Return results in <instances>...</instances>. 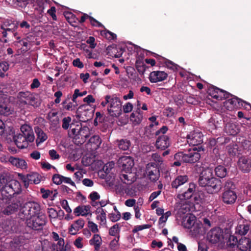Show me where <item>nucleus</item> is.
I'll return each mask as SVG.
<instances>
[{
  "mask_svg": "<svg viewBox=\"0 0 251 251\" xmlns=\"http://www.w3.org/2000/svg\"><path fill=\"white\" fill-rule=\"evenodd\" d=\"M199 184L205 187L210 193L218 192L222 188L221 180L213 176L212 170L205 168L198 180Z\"/></svg>",
  "mask_w": 251,
  "mask_h": 251,
  "instance_id": "obj_1",
  "label": "nucleus"
},
{
  "mask_svg": "<svg viewBox=\"0 0 251 251\" xmlns=\"http://www.w3.org/2000/svg\"><path fill=\"white\" fill-rule=\"evenodd\" d=\"M69 135L73 136V142L77 145H81L86 141L89 138L90 132L89 128L88 126H84L79 128H72Z\"/></svg>",
  "mask_w": 251,
  "mask_h": 251,
  "instance_id": "obj_2",
  "label": "nucleus"
},
{
  "mask_svg": "<svg viewBox=\"0 0 251 251\" xmlns=\"http://www.w3.org/2000/svg\"><path fill=\"white\" fill-rule=\"evenodd\" d=\"M47 222V218L43 214L27 218L26 221L27 226L35 230L42 229Z\"/></svg>",
  "mask_w": 251,
  "mask_h": 251,
  "instance_id": "obj_3",
  "label": "nucleus"
},
{
  "mask_svg": "<svg viewBox=\"0 0 251 251\" xmlns=\"http://www.w3.org/2000/svg\"><path fill=\"white\" fill-rule=\"evenodd\" d=\"M206 238L212 244L222 242L225 239V230L219 226L214 227L207 232Z\"/></svg>",
  "mask_w": 251,
  "mask_h": 251,
  "instance_id": "obj_4",
  "label": "nucleus"
},
{
  "mask_svg": "<svg viewBox=\"0 0 251 251\" xmlns=\"http://www.w3.org/2000/svg\"><path fill=\"white\" fill-rule=\"evenodd\" d=\"M177 198L179 200L180 208L179 212L183 214H186V217L182 222V225L185 228H188L186 225L188 223V219H186L188 214L186 213L188 211V189L181 194H178Z\"/></svg>",
  "mask_w": 251,
  "mask_h": 251,
  "instance_id": "obj_5",
  "label": "nucleus"
},
{
  "mask_svg": "<svg viewBox=\"0 0 251 251\" xmlns=\"http://www.w3.org/2000/svg\"><path fill=\"white\" fill-rule=\"evenodd\" d=\"M202 224L192 213H189V236L197 238L202 234Z\"/></svg>",
  "mask_w": 251,
  "mask_h": 251,
  "instance_id": "obj_6",
  "label": "nucleus"
},
{
  "mask_svg": "<svg viewBox=\"0 0 251 251\" xmlns=\"http://www.w3.org/2000/svg\"><path fill=\"white\" fill-rule=\"evenodd\" d=\"M122 101L114 95L112 96L110 103L107 108V111L113 117H119L122 113Z\"/></svg>",
  "mask_w": 251,
  "mask_h": 251,
  "instance_id": "obj_7",
  "label": "nucleus"
},
{
  "mask_svg": "<svg viewBox=\"0 0 251 251\" xmlns=\"http://www.w3.org/2000/svg\"><path fill=\"white\" fill-rule=\"evenodd\" d=\"M18 98L20 102L24 104H29L34 107H37L39 103L37 99L35 98L34 95L30 92H20L18 94Z\"/></svg>",
  "mask_w": 251,
  "mask_h": 251,
  "instance_id": "obj_8",
  "label": "nucleus"
},
{
  "mask_svg": "<svg viewBox=\"0 0 251 251\" xmlns=\"http://www.w3.org/2000/svg\"><path fill=\"white\" fill-rule=\"evenodd\" d=\"M40 210V206L38 203L28 202L24 205L23 208V213L25 215L31 217L41 215Z\"/></svg>",
  "mask_w": 251,
  "mask_h": 251,
  "instance_id": "obj_9",
  "label": "nucleus"
},
{
  "mask_svg": "<svg viewBox=\"0 0 251 251\" xmlns=\"http://www.w3.org/2000/svg\"><path fill=\"white\" fill-rule=\"evenodd\" d=\"M208 94L217 100L226 99L232 95L229 93L213 85H210L208 90Z\"/></svg>",
  "mask_w": 251,
  "mask_h": 251,
  "instance_id": "obj_10",
  "label": "nucleus"
},
{
  "mask_svg": "<svg viewBox=\"0 0 251 251\" xmlns=\"http://www.w3.org/2000/svg\"><path fill=\"white\" fill-rule=\"evenodd\" d=\"M146 173L149 179L151 182H156L160 176V170L155 163H149L146 169Z\"/></svg>",
  "mask_w": 251,
  "mask_h": 251,
  "instance_id": "obj_11",
  "label": "nucleus"
},
{
  "mask_svg": "<svg viewBox=\"0 0 251 251\" xmlns=\"http://www.w3.org/2000/svg\"><path fill=\"white\" fill-rule=\"evenodd\" d=\"M118 163L123 171L126 173H129L131 175V170L134 163L130 156H123L120 157L118 160Z\"/></svg>",
  "mask_w": 251,
  "mask_h": 251,
  "instance_id": "obj_12",
  "label": "nucleus"
},
{
  "mask_svg": "<svg viewBox=\"0 0 251 251\" xmlns=\"http://www.w3.org/2000/svg\"><path fill=\"white\" fill-rule=\"evenodd\" d=\"M203 142V134L199 130H194L189 134V147H202Z\"/></svg>",
  "mask_w": 251,
  "mask_h": 251,
  "instance_id": "obj_13",
  "label": "nucleus"
},
{
  "mask_svg": "<svg viewBox=\"0 0 251 251\" xmlns=\"http://www.w3.org/2000/svg\"><path fill=\"white\" fill-rule=\"evenodd\" d=\"M4 189L9 196H12L21 191V185L18 181L12 180L5 185Z\"/></svg>",
  "mask_w": 251,
  "mask_h": 251,
  "instance_id": "obj_14",
  "label": "nucleus"
},
{
  "mask_svg": "<svg viewBox=\"0 0 251 251\" xmlns=\"http://www.w3.org/2000/svg\"><path fill=\"white\" fill-rule=\"evenodd\" d=\"M237 199V196L235 191H224L221 195V200L226 205L233 204Z\"/></svg>",
  "mask_w": 251,
  "mask_h": 251,
  "instance_id": "obj_15",
  "label": "nucleus"
},
{
  "mask_svg": "<svg viewBox=\"0 0 251 251\" xmlns=\"http://www.w3.org/2000/svg\"><path fill=\"white\" fill-rule=\"evenodd\" d=\"M238 166L243 173L250 172L251 170V157L247 156L240 157L238 161Z\"/></svg>",
  "mask_w": 251,
  "mask_h": 251,
  "instance_id": "obj_16",
  "label": "nucleus"
},
{
  "mask_svg": "<svg viewBox=\"0 0 251 251\" xmlns=\"http://www.w3.org/2000/svg\"><path fill=\"white\" fill-rule=\"evenodd\" d=\"M167 77L168 74L164 71H153L150 74L149 80L151 83H156L165 80Z\"/></svg>",
  "mask_w": 251,
  "mask_h": 251,
  "instance_id": "obj_17",
  "label": "nucleus"
},
{
  "mask_svg": "<svg viewBox=\"0 0 251 251\" xmlns=\"http://www.w3.org/2000/svg\"><path fill=\"white\" fill-rule=\"evenodd\" d=\"M203 151L202 147L189 148V163H194L199 160L201 155L200 151Z\"/></svg>",
  "mask_w": 251,
  "mask_h": 251,
  "instance_id": "obj_18",
  "label": "nucleus"
},
{
  "mask_svg": "<svg viewBox=\"0 0 251 251\" xmlns=\"http://www.w3.org/2000/svg\"><path fill=\"white\" fill-rule=\"evenodd\" d=\"M52 238L55 241H58L56 245V249L57 251H70V245L66 244L65 246L64 240L63 238H59L58 234L54 232H52Z\"/></svg>",
  "mask_w": 251,
  "mask_h": 251,
  "instance_id": "obj_19",
  "label": "nucleus"
},
{
  "mask_svg": "<svg viewBox=\"0 0 251 251\" xmlns=\"http://www.w3.org/2000/svg\"><path fill=\"white\" fill-rule=\"evenodd\" d=\"M170 145L169 137L167 135L159 136L156 141L155 146L157 149L165 150Z\"/></svg>",
  "mask_w": 251,
  "mask_h": 251,
  "instance_id": "obj_20",
  "label": "nucleus"
},
{
  "mask_svg": "<svg viewBox=\"0 0 251 251\" xmlns=\"http://www.w3.org/2000/svg\"><path fill=\"white\" fill-rule=\"evenodd\" d=\"M229 228H225V239L226 241V245L230 248H234L237 245L238 240L236 236L232 235Z\"/></svg>",
  "mask_w": 251,
  "mask_h": 251,
  "instance_id": "obj_21",
  "label": "nucleus"
},
{
  "mask_svg": "<svg viewBox=\"0 0 251 251\" xmlns=\"http://www.w3.org/2000/svg\"><path fill=\"white\" fill-rule=\"evenodd\" d=\"M14 141L19 149H25L28 147L29 143L27 138L20 133L15 135L13 137Z\"/></svg>",
  "mask_w": 251,
  "mask_h": 251,
  "instance_id": "obj_22",
  "label": "nucleus"
},
{
  "mask_svg": "<svg viewBox=\"0 0 251 251\" xmlns=\"http://www.w3.org/2000/svg\"><path fill=\"white\" fill-rule=\"evenodd\" d=\"M21 133L23 136L27 138V140L30 142H33L34 140V135L32 129L30 126L25 124L22 125L20 128Z\"/></svg>",
  "mask_w": 251,
  "mask_h": 251,
  "instance_id": "obj_23",
  "label": "nucleus"
},
{
  "mask_svg": "<svg viewBox=\"0 0 251 251\" xmlns=\"http://www.w3.org/2000/svg\"><path fill=\"white\" fill-rule=\"evenodd\" d=\"M90 206L89 205H81L77 206L74 210V213L76 216L81 215L86 216L89 214L92 215V213H90Z\"/></svg>",
  "mask_w": 251,
  "mask_h": 251,
  "instance_id": "obj_24",
  "label": "nucleus"
},
{
  "mask_svg": "<svg viewBox=\"0 0 251 251\" xmlns=\"http://www.w3.org/2000/svg\"><path fill=\"white\" fill-rule=\"evenodd\" d=\"M101 143V140L99 135H94L89 140L88 146L92 151H95L99 148Z\"/></svg>",
  "mask_w": 251,
  "mask_h": 251,
  "instance_id": "obj_25",
  "label": "nucleus"
},
{
  "mask_svg": "<svg viewBox=\"0 0 251 251\" xmlns=\"http://www.w3.org/2000/svg\"><path fill=\"white\" fill-rule=\"evenodd\" d=\"M201 201L200 195L195 192L189 196V211H193L195 209V204L199 205Z\"/></svg>",
  "mask_w": 251,
  "mask_h": 251,
  "instance_id": "obj_26",
  "label": "nucleus"
},
{
  "mask_svg": "<svg viewBox=\"0 0 251 251\" xmlns=\"http://www.w3.org/2000/svg\"><path fill=\"white\" fill-rule=\"evenodd\" d=\"M84 221L80 218L75 221L69 229V232L72 235L76 234L78 231L82 229L84 226Z\"/></svg>",
  "mask_w": 251,
  "mask_h": 251,
  "instance_id": "obj_27",
  "label": "nucleus"
},
{
  "mask_svg": "<svg viewBox=\"0 0 251 251\" xmlns=\"http://www.w3.org/2000/svg\"><path fill=\"white\" fill-rule=\"evenodd\" d=\"M193 167H191L192 169V173L190 177L193 180L198 179L202 176V174H203L205 169L198 164L193 165Z\"/></svg>",
  "mask_w": 251,
  "mask_h": 251,
  "instance_id": "obj_28",
  "label": "nucleus"
},
{
  "mask_svg": "<svg viewBox=\"0 0 251 251\" xmlns=\"http://www.w3.org/2000/svg\"><path fill=\"white\" fill-rule=\"evenodd\" d=\"M41 176L38 173H32L27 175L24 181L25 183V185H26V183H27L28 184L29 183L38 184L41 181Z\"/></svg>",
  "mask_w": 251,
  "mask_h": 251,
  "instance_id": "obj_29",
  "label": "nucleus"
},
{
  "mask_svg": "<svg viewBox=\"0 0 251 251\" xmlns=\"http://www.w3.org/2000/svg\"><path fill=\"white\" fill-rule=\"evenodd\" d=\"M239 99L237 97L233 96L232 98L227 100L224 103V106L229 110L237 109L239 105Z\"/></svg>",
  "mask_w": 251,
  "mask_h": 251,
  "instance_id": "obj_30",
  "label": "nucleus"
},
{
  "mask_svg": "<svg viewBox=\"0 0 251 251\" xmlns=\"http://www.w3.org/2000/svg\"><path fill=\"white\" fill-rule=\"evenodd\" d=\"M8 160L13 165L18 168L21 169H25L26 168V162L23 159L11 156Z\"/></svg>",
  "mask_w": 251,
  "mask_h": 251,
  "instance_id": "obj_31",
  "label": "nucleus"
},
{
  "mask_svg": "<svg viewBox=\"0 0 251 251\" xmlns=\"http://www.w3.org/2000/svg\"><path fill=\"white\" fill-rule=\"evenodd\" d=\"M34 129L37 136L36 142L38 146L40 143L46 141L48 138V136L40 127L36 126Z\"/></svg>",
  "mask_w": 251,
  "mask_h": 251,
  "instance_id": "obj_32",
  "label": "nucleus"
},
{
  "mask_svg": "<svg viewBox=\"0 0 251 251\" xmlns=\"http://www.w3.org/2000/svg\"><path fill=\"white\" fill-rule=\"evenodd\" d=\"M188 180V177L186 175L178 176L172 182L171 185L173 188H177L179 186L184 184Z\"/></svg>",
  "mask_w": 251,
  "mask_h": 251,
  "instance_id": "obj_33",
  "label": "nucleus"
},
{
  "mask_svg": "<svg viewBox=\"0 0 251 251\" xmlns=\"http://www.w3.org/2000/svg\"><path fill=\"white\" fill-rule=\"evenodd\" d=\"M89 243L91 245H94L95 250L98 251L100 250V245L102 244V240L99 234H95L89 241Z\"/></svg>",
  "mask_w": 251,
  "mask_h": 251,
  "instance_id": "obj_34",
  "label": "nucleus"
},
{
  "mask_svg": "<svg viewBox=\"0 0 251 251\" xmlns=\"http://www.w3.org/2000/svg\"><path fill=\"white\" fill-rule=\"evenodd\" d=\"M20 202L18 203H12L11 204L7 206L3 210V213L7 215H10L15 211H17L20 206Z\"/></svg>",
  "mask_w": 251,
  "mask_h": 251,
  "instance_id": "obj_35",
  "label": "nucleus"
},
{
  "mask_svg": "<svg viewBox=\"0 0 251 251\" xmlns=\"http://www.w3.org/2000/svg\"><path fill=\"white\" fill-rule=\"evenodd\" d=\"M215 175L219 178H224L227 174L226 168L222 165H218L214 169Z\"/></svg>",
  "mask_w": 251,
  "mask_h": 251,
  "instance_id": "obj_36",
  "label": "nucleus"
},
{
  "mask_svg": "<svg viewBox=\"0 0 251 251\" xmlns=\"http://www.w3.org/2000/svg\"><path fill=\"white\" fill-rule=\"evenodd\" d=\"M250 226L246 223L237 226L236 228V232L240 235H245L250 229Z\"/></svg>",
  "mask_w": 251,
  "mask_h": 251,
  "instance_id": "obj_37",
  "label": "nucleus"
},
{
  "mask_svg": "<svg viewBox=\"0 0 251 251\" xmlns=\"http://www.w3.org/2000/svg\"><path fill=\"white\" fill-rule=\"evenodd\" d=\"M117 142L119 148L123 151H127L131 145L130 141L126 139H122Z\"/></svg>",
  "mask_w": 251,
  "mask_h": 251,
  "instance_id": "obj_38",
  "label": "nucleus"
},
{
  "mask_svg": "<svg viewBox=\"0 0 251 251\" xmlns=\"http://www.w3.org/2000/svg\"><path fill=\"white\" fill-rule=\"evenodd\" d=\"M251 244L249 239L245 238L239 241L237 247L239 250L242 251H246L249 249Z\"/></svg>",
  "mask_w": 251,
  "mask_h": 251,
  "instance_id": "obj_39",
  "label": "nucleus"
},
{
  "mask_svg": "<svg viewBox=\"0 0 251 251\" xmlns=\"http://www.w3.org/2000/svg\"><path fill=\"white\" fill-rule=\"evenodd\" d=\"M135 67L139 73L143 75L147 70L149 67L147 66L142 61L140 60H137L135 62Z\"/></svg>",
  "mask_w": 251,
  "mask_h": 251,
  "instance_id": "obj_40",
  "label": "nucleus"
},
{
  "mask_svg": "<svg viewBox=\"0 0 251 251\" xmlns=\"http://www.w3.org/2000/svg\"><path fill=\"white\" fill-rule=\"evenodd\" d=\"M222 187L224 188V191H234L236 189L234 183L230 179L226 181Z\"/></svg>",
  "mask_w": 251,
  "mask_h": 251,
  "instance_id": "obj_41",
  "label": "nucleus"
},
{
  "mask_svg": "<svg viewBox=\"0 0 251 251\" xmlns=\"http://www.w3.org/2000/svg\"><path fill=\"white\" fill-rule=\"evenodd\" d=\"M121 228L119 224H116L111 226L109 229V235L117 237L120 235Z\"/></svg>",
  "mask_w": 251,
  "mask_h": 251,
  "instance_id": "obj_42",
  "label": "nucleus"
},
{
  "mask_svg": "<svg viewBox=\"0 0 251 251\" xmlns=\"http://www.w3.org/2000/svg\"><path fill=\"white\" fill-rule=\"evenodd\" d=\"M142 119V116L139 113H132L130 116V120L134 125H139L141 122Z\"/></svg>",
  "mask_w": 251,
  "mask_h": 251,
  "instance_id": "obj_43",
  "label": "nucleus"
},
{
  "mask_svg": "<svg viewBox=\"0 0 251 251\" xmlns=\"http://www.w3.org/2000/svg\"><path fill=\"white\" fill-rule=\"evenodd\" d=\"M27 38H28V37H27V38L20 40L17 42V43L19 44L20 46H22V51L24 52H25L30 49V48L28 46L29 41L27 40Z\"/></svg>",
  "mask_w": 251,
  "mask_h": 251,
  "instance_id": "obj_44",
  "label": "nucleus"
},
{
  "mask_svg": "<svg viewBox=\"0 0 251 251\" xmlns=\"http://www.w3.org/2000/svg\"><path fill=\"white\" fill-rule=\"evenodd\" d=\"M120 178L121 181L127 185H130L132 184L134 180L133 177L131 176H129L127 174H122L120 175Z\"/></svg>",
  "mask_w": 251,
  "mask_h": 251,
  "instance_id": "obj_45",
  "label": "nucleus"
},
{
  "mask_svg": "<svg viewBox=\"0 0 251 251\" xmlns=\"http://www.w3.org/2000/svg\"><path fill=\"white\" fill-rule=\"evenodd\" d=\"M102 36H104L106 39L109 40H115L117 38L116 34L109 31L108 30L105 29L102 30L100 32Z\"/></svg>",
  "mask_w": 251,
  "mask_h": 251,
  "instance_id": "obj_46",
  "label": "nucleus"
},
{
  "mask_svg": "<svg viewBox=\"0 0 251 251\" xmlns=\"http://www.w3.org/2000/svg\"><path fill=\"white\" fill-rule=\"evenodd\" d=\"M226 149L230 156H235L238 152V146L236 144H229L226 147Z\"/></svg>",
  "mask_w": 251,
  "mask_h": 251,
  "instance_id": "obj_47",
  "label": "nucleus"
},
{
  "mask_svg": "<svg viewBox=\"0 0 251 251\" xmlns=\"http://www.w3.org/2000/svg\"><path fill=\"white\" fill-rule=\"evenodd\" d=\"M72 119L70 117H65L62 119V127L65 130L68 129L69 127H72V124H71Z\"/></svg>",
  "mask_w": 251,
  "mask_h": 251,
  "instance_id": "obj_48",
  "label": "nucleus"
},
{
  "mask_svg": "<svg viewBox=\"0 0 251 251\" xmlns=\"http://www.w3.org/2000/svg\"><path fill=\"white\" fill-rule=\"evenodd\" d=\"M9 69V64L7 62H0V76H4V73Z\"/></svg>",
  "mask_w": 251,
  "mask_h": 251,
  "instance_id": "obj_49",
  "label": "nucleus"
},
{
  "mask_svg": "<svg viewBox=\"0 0 251 251\" xmlns=\"http://www.w3.org/2000/svg\"><path fill=\"white\" fill-rule=\"evenodd\" d=\"M30 0H12V2L16 6L25 8L27 4H28Z\"/></svg>",
  "mask_w": 251,
  "mask_h": 251,
  "instance_id": "obj_50",
  "label": "nucleus"
},
{
  "mask_svg": "<svg viewBox=\"0 0 251 251\" xmlns=\"http://www.w3.org/2000/svg\"><path fill=\"white\" fill-rule=\"evenodd\" d=\"M163 61L164 62L166 67L168 68L172 69L173 71L177 70L178 68L179 67V66L177 64L174 63V62L168 59H165V60Z\"/></svg>",
  "mask_w": 251,
  "mask_h": 251,
  "instance_id": "obj_51",
  "label": "nucleus"
},
{
  "mask_svg": "<svg viewBox=\"0 0 251 251\" xmlns=\"http://www.w3.org/2000/svg\"><path fill=\"white\" fill-rule=\"evenodd\" d=\"M16 29L17 26L15 25H12V26L6 28L5 29L2 30L3 31L1 32L2 37L4 38L7 37L8 32L14 33L16 31Z\"/></svg>",
  "mask_w": 251,
  "mask_h": 251,
  "instance_id": "obj_52",
  "label": "nucleus"
},
{
  "mask_svg": "<svg viewBox=\"0 0 251 251\" xmlns=\"http://www.w3.org/2000/svg\"><path fill=\"white\" fill-rule=\"evenodd\" d=\"M63 176L59 174H54L52 177L54 183L57 185L61 184L63 182Z\"/></svg>",
  "mask_w": 251,
  "mask_h": 251,
  "instance_id": "obj_53",
  "label": "nucleus"
},
{
  "mask_svg": "<svg viewBox=\"0 0 251 251\" xmlns=\"http://www.w3.org/2000/svg\"><path fill=\"white\" fill-rule=\"evenodd\" d=\"M87 93L86 91H83V92L80 93L79 92V89H76L75 90L74 93L73 95L72 100L74 102H76V100L78 97H82L85 95Z\"/></svg>",
  "mask_w": 251,
  "mask_h": 251,
  "instance_id": "obj_54",
  "label": "nucleus"
},
{
  "mask_svg": "<svg viewBox=\"0 0 251 251\" xmlns=\"http://www.w3.org/2000/svg\"><path fill=\"white\" fill-rule=\"evenodd\" d=\"M89 21L91 25L93 26L104 28V26L92 16L89 17Z\"/></svg>",
  "mask_w": 251,
  "mask_h": 251,
  "instance_id": "obj_55",
  "label": "nucleus"
},
{
  "mask_svg": "<svg viewBox=\"0 0 251 251\" xmlns=\"http://www.w3.org/2000/svg\"><path fill=\"white\" fill-rule=\"evenodd\" d=\"M120 239V235H118L117 237L113 239L109 244V247L112 250H115L118 245V242Z\"/></svg>",
  "mask_w": 251,
  "mask_h": 251,
  "instance_id": "obj_56",
  "label": "nucleus"
},
{
  "mask_svg": "<svg viewBox=\"0 0 251 251\" xmlns=\"http://www.w3.org/2000/svg\"><path fill=\"white\" fill-rule=\"evenodd\" d=\"M121 217V214L110 213L109 214V218L112 222L119 221Z\"/></svg>",
  "mask_w": 251,
  "mask_h": 251,
  "instance_id": "obj_57",
  "label": "nucleus"
},
{
  "mask_svg": "<svg viewBox=\"0 0 251 251\" xmlns=\"http://www.w3.org/2000/svg\"><path fill=\"white\" fill-rule=\"evenodd\" d=\"M41 193L42 194V198L44 199H47L49 196H51V194H53V191L49 190H46L43 188L40 189Z\"/></svg>",
  "mask_w": 251,
  "mask_h": 251,
  "instance_id": "obj_58",
  "label": "nucleus"
},
{
  "mask_svg": "<svg viewBox=\"0 0 251 251\" xmlns=\"http://www.w3.org/2000/svg\"><path fill=\"white\" fill-rule=\"evenodd\" d=\"M56 8L54 6H52L47 11V13L49 14L54 21L57 20V17L55 14Z\"/></svg>",
  "mask_w": 251,
  "mask_h": 251,
  "instance_id": "obj_59",
  "label": "nucleus"
},
{
  "mask_svg": "<svg viewBox=\"0 0 251 251\" xmlns=\"http://www.w3.org/2000/svg\"><path fill=\"white\" fill-rule=\"evenodd\" d=\"M61 204L62 208L65 209L67 213H71L72 212V209L68 205L67 201L65 200H63Z\"/></svg>",
  "mask_w": 251,
  "mask_h": 251,
  "instance_id": "obj_60",
  "label": "nucleus"
},
{
  "mask_svg": "<svg viewBox=\"0 0 251 251\" xmlns=\"http://www.w3.org/2000/svg\"><path fill=\"white\" fill-rule=\"evenodd\" d=\"M88 227L91 229V231L93 233H96L98 232L99 230L98 228L97 225L92 221H89L88 223Z\"/></svg>",
  "mask_w": 251,
  "mask_h": 251,
  "instance_id": "obj_61",
  "label": "nucleus"
},
{
  "mask_svg": "<svg viewBox=\"0 0 251 251\" xmlns=\"http://www.w3.org/2000/svg\"><path fill=\"white\" fill-rule=\"evenodd\" d=\"M133 105L131 103L128 102L123 106V111L125 113H129L132 111Z\"/></svg>",
  "mask_w": 251,
  "mask_h": 251,
  "instance_id": "obj_62",
  "label": "nucleus"
},
{
  "mask_svg": "<svg viewBox=\"0 0 251 251\" xmlns=\"http://www.w3.org/2000/svg\"><path fill=\"white\" fill-rule=\"evenodd\" d=\"M49 154L50 156V158L52 160L58 159L60 158V155L57 153V151L54 150H50Z\"/></svg>",
  "mask_w": 251,
  "mask_h": 251,
  "instance_id": "obj_63",
  "label": "nucleus"
},
{
  "mask_svg": "<svg viewBox=\"0 0 251 251\" xmlns=\"http://www.w3.org/2000/svg\"><path fill=\"white\" fill-rule=\"evenodd\" d=\"M95 39L94 37L90 36L87 40L86 43L90 45L91 49H94L96 46V43H95Z\"/></svg>",
  "mask_w": 251,
  "mask_h": 251,
  "instance_id": "obj_64",
  "label": "nucleus"
}]
</instances>
